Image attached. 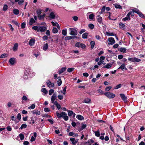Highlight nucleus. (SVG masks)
<instances>
[{"label": "nucleus", "instance_id": "1", "mask_svg": "<svg viewBox=\"0 0 145 145\" xmlns=\"http://www.w3.org/2000/svg\"><path fill=\"white\" fill-rule=\"evenodd\" d=\"M32 28L38 32H43L46 30L47 27L45 26H34L32 27Z\"/></svg>", "mask_w": 145, "mask_h": 145}, {"label": "nucleus", "instance_id": "2", "mask_svg": "<svg viewBox=\"0 0 145 145\" xmlns=\"http://www.w3.org/2000/svg\"><path fill=\"white\" fill-rule=\"evenodd\" d=\"M104 94L109 99L113 98L115 96L114 94L110 92H106Z\"/></svg>", "mask_w": 145, "mask_h": 145}, {"label": "nucleus", "instance_id": "3", "mask_svg": "<svg viewBox=\"0 0 145 145\" xmlns=\"http://www.w3.org/2000/svg\"><path fill=\"white\" fill-rule=\"evenodd\" d=\"M69 30L70 32V34L72 35H76L77 34V31L74 28H70Z\"/></svg>", "mask_w": 145, "mask_h": 145}, {"label": "nucleus", "instance_id": "4", "mask_svg": "<svg viewBox=\"0 0 145 145\" xmlns=\"http://www.w3.org/2000/svg\"><path fill=\"white\" fill-rule=\"evenodd\" d=\"M128 60L129 61H131L132 62H139L140 61H141V60L138 59V58H137L136 57H133V58H130L129 57L128 58Z\"/></svg>", "mask_w": 145, "mask_h": 145}, {"label": "nucleus", "instance_id": "5", "mask_svg": "<svg viewBox=\"0 0 145 145\" xmlns=\"http://www.w3.org/2000/svg\"><path fill=\"white\" fill-rule=\"evenodd\" d=\"M75 46L76 47H81L83 48H85L86 47V46L84 44L79 42H77Z\"/></svg>", "mask_w": 145, "mask_h": 145}, {"label": "nucleus", "instance_id": "6", "mask_svg": "<svg viewBox=\"0 0 145 145\" xmlns=\"http://www.w3.org/2000/svg\"><path fill=\"white\" fill-rule=\"evenodd\" d=\"M97 21L100 24H103L102 22V18L100 15H98L97 16Z\"/></svg>", "mask_w": 145, "mask_h": 145}, {"label": "nucleus", "instance_id": "7", "mask_svg": "<svg viewBox=\"0 0 145 145\" xmlns=\"http://www.w3.org/2000/svg\"><path fill=\"white\" fill-rule=\"evenodd\" d=\"M47 85L50 88L54 87V84L53 83H52L49 80H48L46 82Z\"/></svg>", "mask_w": 145, "mask_h": 145}, {"label": "nucleus", "instance_id": "8", "mask_svg": "<svg viewBox=\"0 0 145 145\" xmlns=\"http://www.w3.org/2000/svg\"><path fill=\"white\" fill-rule=\"evenodd\" d=\"M16 59L15 58H11L9 60V63L12 65H14L16 62Z\"/></svg>", "mask_w": 145, "mask_h": 145}, {"label": "nucleus", "instance_id": "9", "mask_svg": "<svg viewBox=\"0 0 145 145\" xmlns=\"http://www.w3.org/2000/svg\"><path fill=\"white\" fill-rule=\"evenodd\" d=\"M56 115L59 118H60L61 117H63L65 115L66 113L65 112H63L61 113H59L58 112H56Z\"/></svg>", "mask_w": 145, "mask_h": 145}, {"label": "nucleus", "instance_id": "10", "mask_svg": "<svg viewBox=\"0 0 145 145\" xmlns=\"http://www.w3.org/2000/svg\"><path fill=\"white\" fill-rule=\"evenodd\" d=\"M55 17L56 16L55 12L53 11L50 12L49 16H48V17L50 19H54L55 18Z\"/></svg>", "mask_w": 145, "mask_h": 145}, {"label": "nucleus", "instance_id": "11", "mask_svg": "<svg viewBox=\"0 0 145 145\" xmlns=\"http://www.w3.org/2000/svg\"><path fill=\"white\" fill-rule=\"evenodd\" d=\"M120 96L123 100L125 102H127V98L124 94L122 93L120 94Z\"/></svg>", "mask_w": 145, "mask_h": 145}, {"label": "nucleus", "instance_id": "12", "mask_svg": "<svg viewBox=\"0 0 145 145\" xmlns=\"http://www.w3.org/2000/svg\"><path fill=\"white\" fill-rule=\"evenodd\" d=\"M108 40L109 42L108 43L109 44L112 45L115 42V41L114 39L112 37H110L108 38Z\"/></svg>", "mask_w": 145, "mask_h": 145}, {"label": "nucleus", "instance_id": "13", "mask_svg": "<svg viewBox=\"0 0 145 145\" xmlns=\"http://www.w3.org/2000/svg\"><path fill=\"white\" fill-rule=\"evenodd\" d=\"M35 42V40L34 39H31L29 40V44L31 46H33L34 45Z\"/></svg>", "mask_w": 145, "mask_h": 145}, {"label": "nucleus", "instance_id": "14", "mask_svg": "<svg viewBox=\"0 0 145 145\" xmlns=\"http://www.w3.org/2000/svg\"><path fill=\"white\" fill-rule=\"evenodd\" d=\"M57 98V95L56 93H54L52 96L51 98V101L52 103L54 102V101H55V100Z\"/></svg>", "mask_w": 145, "mask_h": 145}, {"label": "nucleus", "instance_id": "15", "mask_svg": "<svg viewBox=\"0 0 145 145\" xmlns=\"http://www.w3.org/2000/svg\"><path fill=\"white\" fill-rule=\"evenodd\" d=\"M35 21L33 18H31L29 21V25H31L35 23Z\"/></svg>", "mask_w": 145, "mask_h": 145}, {"label": "nucleus", "instance_id": "16", "mask_svg": "<svg viewBox=\"0 0 145 145\" xmlns=\"http://www.w3.org/2000/svg\"><path fill=\"white\" fill-rule=\"evenodd\" d=\"M18 47V44L17 43H16L14 44L13 48V50L15 52L17 50Z\"/></svg>", "mask_w": 145, "mask_h": 145}, {"label": "nucleus", "instance_id": "17", "mask_svg": "<svg viewBox=\"0 0 145 145\" xmlns=\"http://www.w3.org/2000/svg\"><path fill=\"white\" fill-rule=\"evenodd\" d=\"M67 69V67H66L61 68V70L58 71L59 74H61L63 73V72L65 71Z\"/></svg>", "mask_w": 145, "mask_h": 145}, {"label": "nucleus", "instance_id": "18", "mask_svg": "<svg viewBox=\"0 0 145 145\" xmlns=\"http://www.w3.org/2000/svg\"><path fill=\"white\" fill-rule=\"evenodd\" d=\"M121 69L122 70H123L124 69L127 70V69L126 68L125 65L124 64H122L121 66L119 67L118 69Z\"/></svg>", "mask_w": 145, "mask_h": 145}, {"label": "nucleus", "instance_id": "19", "mask_svg": "<svg viewBox=\"0 0 145 145\" xmlns=\"http://www.w3.org/2000/svg\"><path fill=\"white\" fill-rule=\"evenodd\" d=\"M32 112L33 114H36L37 115H39L40 114V111L36 110L32 111Z\"/></svg>", "mask_w": 145, "mask_h": 145}, {"label": "nucleus", "instance_id": "20", "mask_svg": "<svg viewBox=\"0 0 145 145\" xmlns=\"http://www.w3.org/2000/svg\"><path fill=\"white\" fill-rule=\"evenodd\" d=\"M22 103H23V101H26L27 100H28V101H29V99H28L27 98L25 95L23 96L22 98Z\"/></svg>", "mask_w": 145, "mask_h": 145}, {"label": "nucleus", "instance_id": "21", "mask_svg": "<svg viewBox=\"0 0 145 145\" xmlns=\"http://www.w3.org/2000/svg\"><path fill=\"white\" fill-rule=\"evenodd\" d=\"M45 16V14H44L42 15H39L38 16L39 19L40 20L43 19Z\"/></svg>", "mask_w": 145, "mask_h": 145}, {"label": "nucleus", "instance_id": "22", "mask_svg": "<svg viewBox=\"0 0 145 145\" xmlns=\"http://www.w3.org/2000/svg\"><path fill=\"white\" fill-rule=\"evenodd\" d=\"M76 118L79 120H84V117L81 115H78L76 116Z\"/></svg>", "mask_w": 145, "mask_h": 145}, {"label": "nucleus", "instance_id": "23", "mask_svg": "<svg viewBox=\"0 0 145 145\" xmlns=\"http://www.w3.org/2000/svg\"><path fill=\"white\" fill-rule=\"evenodd\" d=\"M112 64L110 63H108L105 66H104L103 68H106L109 69L111 67Z\"/></svg>", "mask_w": 145, "mask_h": 145}, {"label": "nucleus", "instance_id": "24", "mask_svg": "<svg viewBox=\"0 0 145 145\" xmlns=\"http://www.w3.org/2000/svg\"><path fill=\"white\" fill-rule=\"evenodd\" d=\"M48 47V43H46L44 44V46L43 47V49L44 51L46 50Z\"/></svg>", "mask_w": 145, "mask_h": 145}, {"label": "nucleus", "instance_id": "25", "mask_svg": "<svg viewBox=\"0 0 145 145\" xmlns=\"http://www.w3.org/2000/svg\"><path fill=\"white\" fill-rule=\"evenodd\" d=\"M129 16V15L127 14L126 17L123 18V20L124 21H126L127 20H130V18Z\"/></svg>", "mask_w": 145, "mask_h": 145}, {"label": "nucleus", "instance_id": "26", "mask_svg": "<svg viewBox=\"0 0 145 145\" xmlns=\"http://www.w3.org/2000/svg\"><path fill=\"white\" fill-rule=\"evenodd\" d=\"M90 101L91 99L88 98H85L84 100V102L86 103H90Z\"/></svg>", "mask_w": 145, "mask_h": 145}, {"label": "nucleus", "instance_id": "27", "mask_svg": "<svg viewBox=\"0 0 145 145\" xmlns=\"http://www.w3.org/2000/svg\"><path fill=\"white\" fill-rule=\"evenodd\" d=\"M119 25L121 29H125V26L123 24L120 23L119 24Z\"/></svg>", "mask_w": 145, "mask_h": 145}, {"label": "nucleus", "instance_id": "28", "mask_svg": "<svg viewBox=\"0 0 145 145\" xmlns=\"http://www.w3.org/2000/svg\"><path fill=\"white\" fill-rule=\"evenodd\" d=\"M14 13L16 15L18 14L19 13V10L16 9H14L13 10Z\"/></svg>", "mask_w": 145, "mask_h": 145}, {"label": "nucleus", "instance_id": "29", "mask_svg": "<svg viewBox=\"0 0 145 145\" xmlns=\"http://www.w3.org/2000/svg\"><path fill=\"white\" fill-rule=\"evenodd\" d=\"M88 35V33H85L82 35V37L84 39H86L87 38Z\"/></svg>", "mask_w": 145, "mask_h": 145}, {"label": "nucleus", "instance_id": "30", "mask_svg": "<svg viewBox=\"0 0 145 145\" xmlns=\"http://www.w3.org/2000/svg\"><path fill=\"white\" fill-rule=\"evenodd\" d=\"M127 50V49L124 48H120V52L125 53Z\"/></svg>", "mask_w": 145, "mask_h": 145}, {"label": "nucleus", "instance_id": "31", "mask_svg": "<svg viewBox=\"0 0 145 145\" xmlns=\"http://www.w3.org/2000/svg\"><path fill=\"white\" fill-rule=\"evenodd\" d=\"M114 6L115 8H116L122 9V7H121L120 5L115 4H114Z\"/></svg>", "mask_w": 145, "mask_h": 145}, {"label": "nucleus", "instance_id": "32", "mask_svg": "<svg viewBox=\"0 0 145 145\" xmlns=\"http://www.w3.org/2000/svg\"><path fill=\"white\" fill-rule=\"evenodd\" d=\"M67 33V29H65L62 31V34L64 36H66Z\"/></svg>", "mask_w": 145, "mask_h": 145}, {"label": "nucleus", "instance_id": "33", "mask_svg": "<svg viewBox=\"0 0 145 145\" xmlns=\"http://www.w3.org/2000/svg\"><path fill=\"white\" fill-rule=\"evenodd\" d=\"M106 34L108 36H114L115 35V34H114L113 33H110L108 32H106Z\"/></svg>", "mask_w": 145, "mask_h": 145}, {"label": "nucleus", "instance_id": "34", "mask_svg": "<svg viewBox=\"0 0 145 145\" xmlns=\"http://www.w3.org/2000/svg\"><path fill=\"white\" fill-rule=\"evenodd\" d=\"M52 31L54 33H56L58 32V30L56 27H54L52 30Z\"/></svg>", "mask_w": 145, "mask_h": 145}, {"label": "nucleus", "instance_id": "35", "mask_svg": "<svg viewBox=\"0 0 145 145\" xmlns=\"http://www.w3.org/2000/svg\"><path fill=\"white\" fill-rule=\"evenodd\" d=\"M70 140L71 141L73 145H76L75 138H70Z\"/></svg>", "mask_w": 145, "mask_h": 145}, {"label": "nucleus", "instance_id": "36", "mask_svg": "<svg viewBox=\"0 0 145 145\" xmlns=\"http://www.w3.org/2000/svg\"><path fill=\"white\" fill-rule=\"evenodd\" d=\"M105 6H103L101 9V12H99L100 14H101L104 12L105 11Z\"/></svg>", "mask_w": 145, "mask_h": 145}, {"label": "nucleus", "instance_id": "37", "mask_svg": "<svg viewBox=\"0 0 145 145\" xmlns=\"http://www.w3.org/2000/svg\"><path fill=\"white\" fill-rule=\"evenodd\" d=\"M74 69L73 68H70L67 69V71L69 72H71L74 71Z\"/></svg>", "mask_w": 145, "mask_h": 145}, {"label": "nucleus", "instance_id": "38", "mask_svg": "<svg viewBox=\"0 0 145 145\" xmlns=\"http://www.w3.org/2000/svg\"><path fill=\"white\" fill-rule=\"evenodd\" d=\"M94 133L96 136L97 137H100V134L99 130L97 131H95Z\"/></svg>", "mask_w": 145, "mask_h": 145}, {"label": "nucleus", "instance_id": "39", "mask_svg": "<svg viewBox=\"0 0 145 145\" xmlns=\"http://www.w3.org/2000/svg\"><path fill=\"white\" fill-rule=\"evenodd\" d=\"M63 119L65 121H67L68 120L69 118L68 116H67V114L66 113L65 115H64L63 117Z\"/></svg>", "mask_w": 145, "mask_h": 145}, {"label": "nucleus", "instance_id": "40", "mask_svg": "<svg viewBox=\"0 0 145 145\" xmlns=\"http://www.w3.org/2000/svg\"><path fill=\"white\" fill-rule=\"evenodd\" d=\"M41 91L42 92L44 93L45 94H47L48 93V91H47L45 88H43L41 89Z\"/></svg>", "mask_w": 145, "mask_h": 145}, {"label": "nucleus", "instance_id": "41", "mask_svg": "<svg viewBox=\"0 0 145 145\" xmlns=\"http://www.w3.org/2000/svg\"><path fill=\"white\" fill-rule=\"evenodd\" d=\"M42 10L41 9H39L37 10L36 12L38 16L40 15L41 13Z\"/></svg>", "mask_w": 145, "mask_h": 145}, {"label": "nucleus", "instance_id": "42", "mask_svg": "<svg viewBox=\"0 0 145 145\" xmlns=\"http://www.w3.org/2000/svg\"><path fill=\"white\" fill-rule=\"evenodd\" d=\"M95 42L94 41H91L90 42V44L92 48H93L94 46Z\"/></svg>", "mask_w": 145, "mask_h": 145}, {"label": "nucleus", "instance_id": "43", "mask_svg": "<svg viewBox=\"0 0 145 145\" xmlns=\"http://www.w3.org/2000/svg\"><path fill=\"white\" fill-rule=\"evenodd\" d=\"M88 26L91 29H93L94 27V25L92 24H89L88 25Z\"/></svg>", "mask_w": 145, "mask_h": 145}, {"label": "nucleus", "instance_id": "44", "mask_svg": "<svg viewBox=\"0 0 145 145\" xmlns=\"http://www.w3.org/2000/svg\"><path fill=\"white\" fill-rule=\"evenodd\" d=\"M57 83L59 86H60L62 84V81L60 79H59L57 81Z\"/></svg>", "mask_w": 145, "mask_h": 145}, {"label": "nucleus", "instance_id": "45", "mask_svg": "<svg viewBox=\"0 0 145 145\" xmlns=\"http://www.w3.org/2000/svg\"><path fill=\"white\" fill-rule=\"evenodd\" d=\"M138 14L141 18H143L144 17V15L140 11L138 13Z\"/></svg>", "mask_w": 145, "mask_h": 145}, {"label": "nucleus", "instance_id": "46", "mask_svg": "<svg viewBox=\"0 0 145 145\" xmlns=\"http://www.w3.org/2000/svg\"><path fill=\"white\" fill-rule=\"evenodd\" d=\"M68 115L69 116H71L73 114V112L72 111L68 110Z\"/></svg>", "mask_w": 145, "mask_h": 145}, {"label": "nucleus", "instance_id": "47", "mask_svg": "<svg viewBox=\"0 0 145 145\" xmlns=\"http://www.w3.org/2000/svg\"><path fill=\"white\" fill-rule=\"evenodd\" d=\"M27 125L25 124H23L21 126L20 128L21 129H22L23 128H25L27 127Z\"/></svg>", "mask_w": 145, "mask_h": 145}, {"label": "nucleus", "instance_id": "48", "mask_svg": "<svg viewBox=\"0 0 145 145\" xmlns=\"http://www.w3.org/2000/svg\"><path fill=\"white\" fill-rule=\"evenodd\" d=\"M20 138L21 140H23L24 138V136L23 134L21 133L19 135Z\"/></svg>", "mask_w": 145, "mask_h": 145}, {"label": "nucleus", "instance_id": "49", "mask_svg": "<svg viewBox=\"0 0 145 145\" xmlns=\"http://www.w3.org/2000/svg\"><path fill=\"white\" fill-rule=\"evenodd\" d=\"M7 54H4L1 56V58H4L7 57Z\"/></svg>", "mask_w": 145, "mask_h": 145}, {"label": "nucleus", "instance_id": "50", "mask_svg": "<svg viewBox=\"0 0 145 145\" xmlns=\"http://www.w3.org/2000/svg\"><path fill=\"white\" fill-rule=\"evenodd\" d=\"M94 16L93 14H91L89 16V18L90 20H93L94 18Z\"/></svg>", "mask_w": 145, "mask_h": 145}, {"label": "nucleus", "instance_id": "51", "mask_svg": "<svg viewBox=\"0 0 145 145\" xmlns=\"http://www.w3.org/2000/svg\"><path fill=\"white\" fill-rule=\"evenodd\" d=\"M133 11L134 12H135L136 13H137V14L140 11L137 8H135L133 10Z\"/></svg>", "mask_w": 145, "mask_h": 145}, {"label": "nucleus", "instance_id": "52", "mask_svg": "<svg viewBox=\"0 0 145 145\" xmlns=\"http://www.w3.org/2000/svg\"><path fill=\"white\" fill-rule=\"evenodd\" d=\"M54 90L53 89H50L49 91V94L50 95H51L53 93H54Z\"/></svg>", "mask_w": 145, "mask_h": 145}, {"label": "nucleus", "instance_id": "53", "mask_svg": "<svg viewBox=\"0 0 145 145\" xmlns=\"http://www.w3.org/2000/svg\"><path fill=\"white\" fill-rule=\"evenodd\" d=\"M35 107V105L34 104H32L28 108L29 109H33Z\"/></svg>", "mask_w": 145, "mask_h": 145}, {"label": "nucleus", "instance_id": "54", "mask_svg": "<svg viewBox=\"0 0 145 145\" xmlns=\"http://www.w3.org/2000/svg\"><path fill=\"white\" fill-rule=\"evenodd\" d=\"M58 99L60 100H61L63 98V96L61 95H59L58 96Z\"/></svg>", "mask_w": 145, "mask_h": 145}, {"label": "nucleus", "instance_id": "55", "mask_svg": "<svg viewBox=\"0 0 145 145\" xmlns=\"http://www.w3.org/2000/svg\"><path fill=\"white\" fill-rule=\"evenodd\" d=\"M105 59V57L104 56H101L100 57V61H101L103 62H104L103 60Z\"/></svg>", "mask_w": 145, "mask_h": 145}, {"label": "nucleus", "instance_id": "56", "mask_svg": "<svg viewBox=\"0 0 145 145\" xmlns=\"http://www.w3.org/2000/svg\"><path fill=\"white\" fill-rule=\"evenodd\" d=\"M128 14H129V16L131 15V16H133L134 15V12L132 11L129 12L128 13Z\"/></svg>", "mask_w": 145, "mask_h": 145}, {"label": "nucleus", "instance_id": "57", "mask_svg": "<svg viewBox=\"0 0 145 145\" xmlns=\"http://www.w3.org/2000/svg\"><path fill=\"white\" fill-rule=\"evenodd\" d=\"M8 8V7L7 5H4L3 7V10L4 11H6V10Z\"/></svg>", "mask_w": 145, "mask_h": 145}, {"label": "nucleus", "instance_id": "58", "mask_svg": "<svg viewBox=\"0 0 145 145\" xmlns=\"http://www.w3.org/2000/svg\"><path fill=\"white\" fill-rule=\"evenodd\" d=\"M112 88V87L111 86H108L106 87L105 90L106 91H109Z\"/></svg>", "mask_w": 145, "mask_h": 145}, {"label": "nucleus", "instance_id": "59", "mask_svg": "<svg viewBox=\"0 0 145 145\" xmlns=\"http://www.w3.org/2000/svg\"><path fill=\"white\" fill-rule=\"evenodd\" d=\"M25 22H23L22 24L21 27L22 28L24 29L25 27Z\"/></svg>", "mask_w": 145, "mask_h": 145}, {"label": "nucleus", "instance_id": "60", "mask_svg": "<svg viewBox=\"0 0 145 145\" xmlns=\"http://www.w3.org/2000/svg\"><path fill=\"white\" fill-rule=\"evenodd\" d=\"M51 23H52V25H53V26H56L57 25V24H58V23L56 22L55 23L53 22H51Z\"/></svg>", "mask_w": 145, "mask_h": 145}, {"label": "nucleus", "instance_id": "61", "mask_svg": "<svg viewBox=\"0 0 145 145\" xmlns=\"http://www.w3.org/2000/svg\"><path fill=\"white\" fill-rule=\"evenodd\" d=\"M44 110L45 112H48L50 111V110L48 108H44Z\"/></svg>", "mask_w": 145, "mask_h": 145}, {"label": "nucleus", "instance_id": "62", "mask_svg": "<svg viewBox=\"0 0 145 145\" xmlns=\"http://www.w3.org/2000/svg\"><path fill=\"white\" fill-rule=\"evenodd\" d=\"M42 39L44 40H47L48 39V37L46 35H44Z\"/></svg>", "mask_w": 145, "mask_h": 145}, {"label": "nucleus", "instance_id": "63", "mask_svg": "<svg viewBox=\"0 0 145 145\" xmlns=\"http://www.w3.org/2000/svg\"><path fill=\"white\" fill-rule=\"evenodd\" d=\"M87 125L85 124H82V125L81 128L82 130L85 129Z\"/></svg>", "mask_w": 145, "mask_h": 145}, {"label": "nucleus", "instance_id": "64", "mask_svg": "<svg viewBox=\"0 0 145 145\" xmlns=\"http://www.w3.org/2000/svg\"><path fill=\"white\" fill-rule=\"evenodd\" d=\"M121 84H119L118 85H117L116 87L115 88V89H118L120 87H121Z\"/></svg>", "mask_w": 145, "mask_h": 145}]
</instances>
